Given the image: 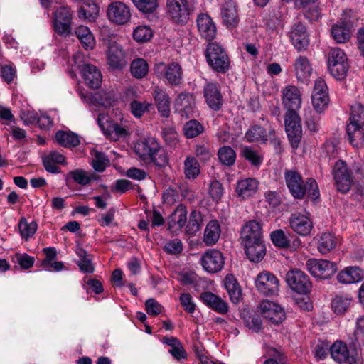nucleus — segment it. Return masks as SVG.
<instances>
[{"instance_id": "20", "label": "nucleus", "mask_w": 364, "mask_h": 364, "mask_svg": "<svg viewBox=\"0 0 364 364\" xmlns=\"http://www.w3.org/2000/svg\"><path fill=\"white\" fill-rule=\"evenodd\" d=\"M224 263L223 254L216 250L205 252L201 258V264L203 269L210 273H215L220 271L224 266Z\"/></svg>"}, {"instance_id": "54", "label": "nucleus", "mask_w": 364, "mask_h": 364, "mask_svg": "<svg viewBox=\"0 0 364 364\" xmlns=\"http://www.w3.org/2000/svg\"><path fill=\"white\" fill-rule=\"evenodd\" d=\"M153 36V32L148 26H139L133 32L134 39L139 43L149 41Z\"/></svg>"}, {"instance_id": "37", "label": "nucleus", "mask_w": 364, "mask_h": 364, "mask_svg": "<svg viewBox=\"0 0 364 364\" xmlns=\"http://www.w3.org/2000/svg\"><path fill=\"white\" fill-rule=\"evenodd\" d=\"M220 235V227L217 220L210 221L205 229L203 242L207 245L217 242Z\"/></svg>"}, {"instance_id": "19", "label": "nucleus", "mask_w": 364, "mask_h": 364, "mask_svg": "<svg viewBox=\"0 0 364 364\" xmlns=\"http://www.w3.org/2000/svg\"><path fill=\"white\" fill-rule=\"evenodd\" d=\"M107 16L109 19L119 25H124L131 18L129 8L121 1L112 3L107 9Z\"/></svg>"}, {"instance_id": "29", "label": "nucleus", "mask_w": 364, "mask_h": 364, "mask_svg": "<svg viewBox=\"0 0 364 364\" xmlns=\"http://www.w3.org/2000/svg\"><path fill=\"white\" fill-rule=\"evenodd\" d=\"M259 182L254 178H247L237 181L235 192L239 198L246 200L253 197L257 192Z\"/></svg>"}, {"instance_id": "6", "label": "nucleus", "mask_w": 364, "mask_h": 364, "mask_svg": "<svg viewBox=\"0 0 364 364\" xmlns=\"http://www.w3.org/2000/svg\"><path fill=\"white\" fill-rule=\"evenodd\" d=\"M255 287L262 295L272 297L279 292V281L273 273L263 271L257 276Z\"/></svg>"}, {"instance_id": "24", "label": "nucleus", "mask_w": 364, "mask_h": 364, "mask_svg": "<svg viewBox=\"0 0 364 364\" xmlns=\"http://www.w3.org/2000/svg\"><path fill=\"white\" fill-rule=\"evenodd\" d=\"M203 92L208 105L214 111L219 110L223 102L219 85L216 82H207Z\"/></svg>"}, {"instance_id": "17", "label": "nucleus", "mask_w": 364, "mask_h": 364, "mask_svg": "<svg viewBox=\"0 0 364 364\" xmlns=\"http://www.w3.org/2000/svg\"><path fill=\"white\" fill-rule=\"evenodd\" d=\"M242 243L263 240L262 224L257 220L247 221L241 229Z\"/></svg>"}, {"instance_id": "11", "label": "nucleus", "mask_w": 364, "mask_h": 364, "mask_svg": "<svg viewBox=\"0 0 364 364\" xmlns=\"http://www.w3.org/2000/svg\"><path fill=\"white\" fill-rule=\"evenodd\" d=\"M333 174L337 190L342 193H346L353 182L352 173L348 170L346 164L343 161H338L334 165Z\"/></svg>"}, {"instance_id": "53", "label": "nucleus", "mask_w": 364, "mask_h": 364, "mask_svg": "<svg viewBox=\"0 0 364 364\" xmlns=\"http://www.w3.org/2000/svg\"><path fill=\"white\" fill-rule=\"evenodd\" d=\"M220 161L228 166L234 164L236 159V153L235 150L229 146L221 147L218 152Z\"/></svg>"}, {"instance_id": "16", "label": "nucleus", "mask_w": 364, "mask_h": 364, "mask_svg": "<svg viewBox=\"0 0 364 364\" xmlns=\"http://www.w3.org/2000/svg\"><path fill=\"white\" fill-rule=\"evenodd\" d=\"M76 91L82 101L86 104H92L95 100L103 107H110L114 106L116 102L114 94L112 92L102 91L92 96L91 93L82 90L80 87H77Z\"/></svg>"}, {"instance_id": "13", "label": "nucleus", "mask_w": 364, "mask_h": 364, "mask_svg": "<svg viewBox=\"0 0 364 364\" xmlns=\"http://www.w3.org/2000/svg\"><path fill=\"white\" fill-rule=\"evenodd\" d=\"M311 101L316 112L318 113L323 112L328 105V87L325 81L321 78L315 81Z\"/></svg>"}, {"instance_id": "9", "label": "nucleus", "mask_w": 364, "mask_h": 364, "mask_svg": "<svg viewBox=\"0 0 364 364\" xmlns=\"http://www.w3.org/2000/svg\"><path fill=\"white\" fill-rule=\"evenodd\" d=\"M286 282L294 291L300 294L310 292L312 284L309 277L300 269H294L286 274Z\"/></svg>"}, {"instance_id": "40", "label": "nucleus", "mask_w": 364, "mask_h": 364, "mask_svg": "<svg viewBox=\"0 0 364 364\" xmlns=\"http://www.w3.org/2000/svg\"><path fill=\"white\" fill-rule=\"evenodd\" d=\"M225 287L233 303H237L242 295V291L237 280L232 275H228L225 279Z\"/></svg>"}, {"instance_id": "52", "label": "nucleus", "mask_w": 364, "mask_h": 364, "mask_svg": "<svg viewBox=\"0 0 364 364\" xmlns=\"http://www.w3.org/2000/svg\"><path fill=\"white\" fill-rule=\"evenodd\" d=\"M184 173L186 178L194 179L200 173V166L193 156H188L184 161Z\"/></svg>"}, {"instance_id": "5", "label": "nucleus", "mask_w": 364, "mask_h": 364, "mask_svg": "<svg viewBox=\"0 0 364 364\" xmlns=\"http://www.w3.org/2000/svg\"><path fill=\"white\" fill-rule=\"evenodd\" d=\"M160 145L153 137L144 139L135 146L136 153L144 160L150 159L159 166H163L166 159L164 157L161 163L158 161L157 156L160 151Z\"/></svg>"}, {"instance_id": "55", "label": "nucleus", "mask_w": 364, "mask_h": 364, "mask_svg": "<svg viewBox=\"0 0 364 364\" xmlns=\"http://www.w3.org/2000/svg\"><path fill=\"white\" fill-rule=\"evenodd\" d=\"M19 231L23 238L27 240L37 230V224L34 222L28 223L24 218H21L18 224Z\"/></svg>"}, {"instance_id": "41", "label": "nucleus", "mask_w": 364, "mask_h": 364, "mask_svg": "<svg viewBox=\"0 0 364 364\" xmlns=\"http://www.w3.org/2000/svg\"><path fill=\"white\" fill-rule=\"evenodd\" d=\"M352 297L348 294L336 295L331 302V307L336 314H344L349 308Z\"/></svg>"}, {"instance_id": "61", "label": "nucleus", "mask_w": 364, "mask_h": 364, "mask_svg": "<svg viewBox=\"0 0 364 364\" xmlns=\"http://www.w3.org/2000/svg\"><path fill=\"white\" fill-rule=\"evenodd\" d=\"M163 137L166 143L171 147H176L178 144V134L173 127L163 129Z\"/></svg>"}, {"instance_id": "58", "label": "nucleus", "mask_w": 364, "mask_h": 364, "mask_svg": "<svg viewBox=\"0 0 364 364\" xmlns=\"http://www.w3.org/2000/svg\"><path fill=\"white\" fill-rule=\"evenodd\" d=\"M136 7L144 13H152L158 7L157 0H132Z\"/></svg>"}, {"instance_id": "7", "label": "nucleus", "mask_w": 364, "mask_h": 364, "mask_svg": "<svg viewBox=\"0 0 364 364\" xmlns=\"http://www.w3.org/2000/svg\"><path fill=\"white\" fill-rule=\"evenodd\" d=\"M309 272L314 277L327 279L332 277L338 270L336 263L326 259H309L306 262Z\"/></svg>"}, {"instance_id": "1", "label": "nucleus", "mask_w": 364, "mask_h": 364, "mask_svg": "<svg viewBox=\"0 0 364 364\" xmlns=\"http://www.w3.org/2000/svg\"><path fill=\"white\" fill-rule=\"evenodd\" d=\"M284 179L287 186L294 198L303 199L306 194L314 200L319 198L318 187L314 178H309L304 182L301 175L297 171L286 169Z\"/></svg>"}, {"instance_id": "62", "label": "nucleus", "mask_w": 364, "mask_h": 364, "mask_svg": "<svg viewBox=\"0 0 364 364\" xmlns=\"http://www.w3.org/2000/svg\"><path fill=\"white\" fill-rule=\"evenodd\" d=\"M209 194L213 200H220L223 195V185L218 181H213L209 186Z\"/></svg>"}, {"instance_id": "47", "label": "nucleus", "mask_w": 364, "mask_h": 364, "mask_svg": "<svg viewBox=\"0 0 364 364\" xmlns=\"http://www.w3.org/2000/svg\"><path fill=\"white\" fill-rule=\"evenodd\" d=\"M203 225V218L201 213L196 210H192L186 226V232L190 235H194L201 229Z\"/></svg>"}, {"instance_id": "14", "label": "nucleus", "mask_w": 364, "mask_h": 364, "mask_svg": "<svg viewBox=\"0 0 364 364\" xmlns=\"http://www.w3.org/2000/svg\"><path fill=\"white\" fill-rule=\"evenodd\" d=\"M283 104L287 114H297L301 106V94L295 85H289L283 89Z\"/></svg>"}, {"instance_id": "45", "label": "nucleus", "mask_w": 364, "mask_h": 364, "mask_svg": "<svg viewBox=\"0 0 364 364\" xmlns=\"http://www.w3.org/2000/svg\"><path fill=\"white\" fill-rule=\"evenodd\" d=\"M55 138L56 141L64 147H74L80 144L78 136L73 132L58 131Z\"/></svg>"}, {"instance_id": "49", "label": "nucleus", "mask_w": 364, "mask_h": 364, "mask_svg": "<svg viewBox=\"0 0 364 364\" xmlns=\"http://www.w3.org/2000/svg\"><path fill=\"white\" fill-rule=\"evenodd\" d=\"M130 72L134 77L142 79L149 72L147 62L143 58H136L133 60L130 65Z\"/></svg>"}, {"instance_id": "57", "label": "nucleus", "mask_w": 364, "mask_h": 364, "mask_svg": "<svg viewBox=\"0 0 364 364\" xmlns=\"http://www.w3.org/2000/svg\"><path fill=\"white\" fill-rule=\"evenodd\" d=\"M109 165V160L104 153L95 151L92 160V166L97 171H103Z\"/></svg>"}, {"instance_id": "31", "label": "nucleus", "mask_w": 364, "mask_h": 364, "mask_svg": "<svg viewBox=\"0 0 364 364\" xmlns=\"http://www.w3.org/2000/svg\"><path fill=\"white\" fill-rule=\"evenodd\" d=\"M198 31L207 41H212L216 35V27L210 16L200 14L197 18Z\"/></svg>"}, {"instance_id": "42", "label": "nucleus", "mask_w": 364, "mask_h": 364, "mask_svg": "<svg viewBox=\"0 0 364 364\" xmlns=\"http://www.w3.org/2000/svg\"><path fill=\"white\" fill-rule=\"evenodd\" d=\"M193 99L192 95L180 94L176 100V111L181 114H190L193 112Z\"/></svg>"}, {"instance_id": "35", "label": "nucleus", "mask_w": 364, "mask_h": 364, "mask_svg": "<svg viewBox=\"0 0 364 364\" xmlns=\"http://www.w3.org/2000/svg\"><path fill=\"white\" fill-rule=\"evenodd\" d=\"M363 278V271L358 267H348L337 275L338 281L342 284L357 283Z\"/></svg>"}, {"instance_id": "27", "label": "nucleus", "mask_w": 364, "mask_h": 364, "mask_svg": "<svg viewBox=\"0 0 364 364\" xmlns=\"http://www.w3.org/2000/svg\"><path fill=\"white\" fill-rule=\"evenodd\" d=\"M289 223L291 229L301 236L309 235L313 228L309 218L300 213L292 214L289 218Z\"/></svg>"}, {"instance_id": "3", "label": "nucleus", "mask_w": 364, "mask_h": 364, "mask_svg": "<svg viewBox=\"0 0 364 364\" xmlns=\"http://www.w3.org/2000/svg\"><path fill=\"white\" fill-rule=\"evenodd\" d=\"M328 68L335 78L342 80L346 75L349 65L344 51L340 48L331 49L328 58Z\"/></svg>"}, {"instance_id": "26", "label": "nucleus", "mask_w": 364, "mask_h": 364, "mask_svg": "<svg viewBox=\"0 0 364 364\" xmlns=\"http://www.w3.org/2000/svg\"><path fill=\"white\" fill-rule=\"evenodd\" d=\"M97 123L107 136L114 133L117 136H122L127 134L125 127L112 119L111 115H99Z\"/></svg>"}, {"instance_id": "10", "label": "nucleus", "mask_w": 364, "mask_h": 364, "mask_svg": "<svg viewBox=\"0 0 364 364\" xmlns=\"http://www.w3.org/2000/svg\"><path fill=\"white\" fill-rule=\"evenodd\" d=\"M346 132L350 143L354 147L364 146V115H350Z\"/></svg>"}, {"instance_id": "34", "label": "nucleus", "mask_w": 364, "mask_h": 364, "mask_svg": "<svg viewBox=\"0 0 364 364\" xmlns=\"http://www.w3.org/2000/svg\"><path fill=\"white\" fill-rule=\"evenodd\" d=\"M243 245L248 259L252 262H259L266 255V247L264 240L244 243Z\"/></svg>"}, {"instance_id": "51", "label": "nucleus", "mask_w": 364, "mask_h": 364, "mask_svg": "<svg viewBox=\"0 0 364 364\" xmlns=\"http://www.w3.org/2000/svg\"><path fill=\"white\" fill-rule=\"evenodd\" d=\"M245 139L248 142L266 141L267 140V132L261 126L254 125L246 132Z\"/></svg>"}, {"instance_id": "2", "label": "nucleus", "mask_w": 364, "mask_h": 364, "mask_svg": "<svg viewBox=\"0 0 364 364\" xmlns=\"http://www.w3.org/2000/svg\"><path fill=\"white\" fill-rule=\"evenodd\" d=\"M205 57L208 65L218 73H225L230 68V59L225 50L218 43L208 44Z\"/></svg>"}, {"instance_id": "59", "label": "nucleus", "mask_w": 364, "mask_h": 364, "mask_svg": "<svg viewBox=\"0 0 364 364\" xmlns=\"http://www.w3.org/2000/svg\"><path fill=\"white\" fill-rule=\"evenodd\" d=\"M271 240L273 244L279 247L285 248L289 247V241L284 234V232L279 229L271 233Z\"/></svg>"}, {"instance_id": "56", "label": "nucleus", "mask_w": 364, "mask_h": 364, "mask_svg": "<svg viewBox=\"0 0 364 364\" xmlns=\"http://www.w3.org/2000/svg\"><path fill=\"white\" fill-rule=\"evenodd\" d=\"M183 130L188 138H193L203 132V126L196 120H190L184 125Z\"/></svg>"}, {"instance_id": "33", "label": "nucleus", "mask_w": 364, "mask_h": 364, "mask_svg": "<svg viewBox=\"0 0 364 364\" xmlns=\"http://www.w3.org/2000/svg\"><path fill=\"white\" fill-rule=\"evenodd\" d=\"M203 302L215 311L225 314L228 311V304L218 296L212 292H203L200 296Z\"/></svg>"}, {"instance_id": "22", "label": "nucleus", "mask_w": 364, "mask_h": 364, "mask_svg": "<svg viewBox=\"0 0 364 364\" xmlns=\"http://www.w3.org/2000/svg\"><path fill=\"white\" fill-rule=\"evenodd\" d=\"M259 307L262 315L274 323L279 324L285 318L284 309L274 302L264 300L259 304Z\"/></svg>"}, {"instance_id": "36", "label": "nucleus", "mask_w": 364, "mask_h": 364, "mask_svg": "<svg viewBox=\"0 0 364 364\" xmlns=\"http://www.w3.org/2000/svg\"><path fill=\"white\" fill-rule=\"evenodd\" d=\"M221 15L224 23L228 26H235L238 23L237 9L232 0H228L223 5Z\"/></svg>"}, {"instance_id": "21", "label": "nucleus", "mask_w": 364, "mask_h": 364, "mask_svg": "<svg viewBox=\"0 0 364 364\" xmlns=\"http://www.w3.org/2000/svg\"><path fill=\"white\" fill-rule=\"evenodd\" d=\"M330 352L333 359L338 363L356 364L354 350H349L346 344L341 341H336L331 346Z\"/></svg>"}, {"instance_id": "64", "label": "nucleus", "mask_w": 364, "mask_h": 364, "mask_svg": "<svg viewBox=\"0 0 364 364\" xmlns=\"http://www.w3.org/2000/svg\"><path fill=\"white\" fill-rule=\"evenodd\" d=\"M164 250L171 254L180 253L183 250L182 242L179 239H173L166 242Z\"/></svg>"}, {"instance_id": "38", "label": "nucleus", "mask_w": 364, "mask_h": 364, "mask_svg": "<svg viewBox=\"0 0 364 364\" xmlns=\"http://www.w3.org/2000/svg\"><path fill=\"white\" fill-rule=\"evenodd\" d=\"M338 239L330 232H324L319 236L317 242L318 250L323 255L328 253L336 247Z\"/></svg>"}, {"instance_id": "25", "label": "nucleus", "mask_w": 364, "mask_h": 364, "mask_svg": "<svg viewBox=\"0 0 364 364\" xmlns=\"http://www.w3.org/2000/svg\"><path fill=\"white\" fill-rule=\"evenodd\" d=\"M187 210L184 205L179 204L168 218V229L173 234L181 231L187 220Z\"/></svg>"}, {"instance_id": "23", "label": "nucleus", "mask_w": 364, "mask_h": 364, "mask_svg": "<svg viewBox=\"0 0 364 364\" xmlns=\"http://www.w3.org/2000/svg\"><path fill=\"white\" fill-rule=\"evenodd\" d=\"M289 38L292 45L299 52L306 50L309 45L306 28L301 23H296L292 26Z\"/></svg>"}, {"instance_id": "43", "label": "nucleus", "mask_w": 364, "mask_h": 364, "mask_svg": "<svg viewBox=\"0 0 364 364\" xmlns=\"http://www.w3.org/2000/svg\"><path fill=\"white\" fill-rule=\"evenodd\" d=\"M331 36L337 43H345L350 38V28L343 22L335 24L331 28Z\"/></svg>"}, {"instance_id": "8", "label": "nucleus", "mask_w": 364, "mask_h": 364, "mask_svg": "<svg viewBox=\"0 0 364 364\" xmlns=\"http://www.w3.org/2000/svg\"><path fill=\"white\" fill-rule=\"evenodd\" d=\"M167 14L176 23L185 24L188 22L191 7L187 0H166Z\"/></svg>"}, {"instance_id": "4", "label": "nucleus", "mask_w": 364, "mask_h": 364, "mask_svg": "<svg viewBox=\"0 0 364 364\" xmlns=\"http://www.w3.org/2000/svg\"><path fill=\"white\" fill-rule=\"evenodd\" d=\"M107 63L112 70H122L128 65L127 54L115 41L109 42L106 50Z\"/></svg>"}, {"instance_id": "50", "label": "nucleus", "mask_w": 364, "mask_h": 364, "mask_svg": "<svg viewBox=\"0 0 364 364\" xmlns=\"http://www.w3.org/2000/svg\"><path fill=\"white\" fill-rule=\"evenodd\" d=\"M49 161L54 164H63L65 161V157L57 151H51L48 155L43 157V164L46 171L51 173H58L60 171V169L54 168L53 170L50 168Z\"/></svg>"}, {"instance_id": "28", "label": "nucleus", "mask_w": 364, "mask_h": 364, "mask_svg": "<svg viewBox=\"0 0 364 364\" xmlns=\"http://www.w3.org/2000/svg\"><path fill=\"white\" fill-rule=\"evenodd\" d=\"M294 74L298 81L302 83L309 82L312 73V65L309 58L304 55H299L294 63Z\"/></svg>"}, {"instance_id": "12", "label": "nucleus", "mask_w": 364, "mask_h": 364, "mask_svg": "<svg viewBox=\"0 0 364 364\" xmlns=\"http://www.w3.org/2000/svg\"><path fill=\"white\" fill-rule=\"evenodd\" d=\"M73 16L70 9L61 6L53 14V26L55 31L60 36H68L71 32Z\"/></svg>"}, {"instance_id": "30", "label": "nucleus", "mask_w": 364, "mask_h": 364, "mask_svg": "<svg viewBox=\"0 0 364 364\" xmlns=\"http://www.w3.org/2000/svg\"><path fill=\"white\" fill-rule=\"evenodd\" d=\"M80 73L87 86L92 89L100 87L102 82V74L96 66L89 63L84 64L82 66Z\"/></svg>"}, {"instance_id": "48", "label": "nucleus", "mask_w": 364, "mask_h": 364, "mask_svg": "<svg viewBox=\"0 0 364 364\" xmlns=\"http://www.w3.org/2000/svg\"><path fill=\"white\" fill-rule=\"evenodd\" d=\"M68 178H72L74 182L81 186H87L95 179L92 173H88L81 168L70 171L66 176L67 181Z\"/></svg>"}, {"instance_id": "46", "label": "nucleus", "mask_w": 364, "mask_h": 364, "mask_svg": "<svg viewBox=\"0 0 364 364\" xmlns=\"http://www.w3.org/2000/svg\"><path fill=\"white\" fill-rule=\"evenodd\" d=\"M242 318L245 326L255 332H258L262 328V320L260 316L255 312L250 310H245L242 313Z\"/></svg>"}, {"instance_id": "32", "label": "nucleus", "mask_w": 364, "mask_h": 364, "mask_svg": "<svg viewBox=\"0 0 364 364\" xmlns=\"http://www.w3.org/2000/svg\"><path fill=\"white\" fill-rule=\"evenodd\" d=\"M152 97L160 114L170 113L171 99L164 89L159 86L155 87L152 92Z\"/></svg>"}, {"instance_id": "39", "label": "nucleus", "mask_w": 364, "mask_h": 364, "mask_svg": "<svg viewBox=\"0 0 364 364\" xmlns=\"http://www.w3.org/2000/svg\"><path fill=\"white\" fill-rule=\"evenodd\" d=\"M75 34L86 50H92L95 45V38L88 27L80 26L75 30Z\"/></svg>"}, {"instance_id": "60", "label": "nucleus", "mask_w": 364, "mask_h": 364, "mask_svg": "<svg viewBox=\"0 0 364 364\" xmlns=\"http://www.w3.org/2000/svg\"><path fill=\"white\" fill-rule=\"evenodd\" d=\"M130 108L132 114H144L145 112H149L153 109L154 105L151 102L146 101L141 102L134 100L130 104Z\"/></svg>"}, {"instance_id": "18", "label": "nucleus", "mask_w": 364, "mask_h": 364, "mask_svg": "<svg viewBox=\"0 0 364 364\" xmlns=\"http://www.w3.org/2000/svg\"><path fill=\"white\" fill-rule=\"evenodd\" d=\"M301 119L299 115H286L284 119L285 130L290 141L291 146L294 148L298 146L301 139Z\"/></svg>"}, {"instance_id": "44", "label": "nucleus", "mask_w": 364, "mask_h": 364, "mask_svg": "<svg viewBox=\"0 0 364 364\" xmlns=\"http://www.w3.org/2000/svg\"><path fill=\"white\" fill-rule=\"evenodd\" d=\"M240 155L256 167L259 166L263 161V155L251 146H245L241 147Z\"/></svg>"}, {"instance_id": "63", "label": "nucleus", "mask_w": 364, "mask_h": 364, "mask_svg": "<svg viewBox=\"0 0 364 364\" xmlns=\"http://www.w3.org/2000/svg\"><path fill=\"white\" fill-rule=\"evenodd\" d=\"M16 262L23 269H28L33 267L34 264V258L27 254H16Z\"/></svg>"}, {"instance_id": "15", "label": "nucleus", "mask_w": 364, "mask_h": 364, "mask_svg": "<svg viewBox=\"0 0 364 364\" xmlns=\"http://www.w3.org/2000/svg\"><path fill=\"white\" fill-rule=\"evenodd\" d=\"M154 70L158 75L164 76L170 85H178L182 82L183 71L178 63H159L156 65Z\"/></svg>"}]
</instances>
